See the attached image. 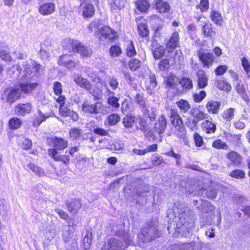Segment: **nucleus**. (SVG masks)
Wrapping results in <instances>:
<instances>
[{
  "label": "nucleus",
  "instance_id": "13d9d810",
  "mask_svg": "<svg viewBox=\"0 0 250 250\" xmlns=\"http://www.w3.org/2000/svg\"><path fill=\"white\" fill-rule=\"evenodd\" d=\"M88 77L92 82L95 83L97 84V86H98V87L102 88L101 85H99V83H102V80L99 76H97L94 72H92L88 74Z\"/></svg>",
  "mask_w": 250,
  "mask_h": 250
},
{
  "label": "nucleus",
  "instance_id": "c03bdc74",
  "mask_svg": "<svg viewBox=\"0 0 250 250\" xmlns=\"http://www.w3.org/2000/svg\"><path fill=\"white\" fill-rule=\"evenodd\" d=\"M229 175L232 178L242 179L245 176V172L241 169H235L231 171Z\"/></svg>",
  "mask_w": 250,
  "mask_h": 250
},
{
  "label": "nucleus",
  "instance_id": "4be33fe9",
  "mask_svg": "<svg viewBox=\"0 0 250 250\" xmlns=\"http://www.w3.org/2000/svg\"><path fill=\"white\" fill-rule=\"evenodd\" d=\"M38 83H23L20 85L21 92L27 94L31 92L38 86Z\"/></svg>",
  "mask_w": 250,
  "mask_h": 250
},
{
  "label": "nucleus",
  "instance_id": "864d4df0",
  "mask_svg": "<svg viewBox=\"0 0 250 250\" xmlns=\"http://www.w3.org/2000/svg\"><path fill=\"white\" fill-rule=\"evenodd\" d=\"M242 65L246 74L250 76V62L246 57L241 58Z\"/></svg>",
  "mask_w": 250,
  "mask_h": 250
},
{
  "label": "nucleus",
  "instance_id": "72a5a7b5",
  "mask_svg": "<svg viewBox=\"0 0 250 250\" xmlns=\"http://www.w3.org/2000/svg\"><path fill=\"white\" fill-rule=\"evenodd\" d=\"M178 81V78L172 74H169L166 78L165 83L168 87L175 86Z\"/></svg>",
  "mask_w": 250,
  "mask_h": 250
},
{
  "label": "nucleus",
  "instance_id": "6e6d98bb",
  "mask_svg": "<svg viewBox=\"0 0 250 250\" xmlns=\"http://www.w3.org/2000/svg\"><path fill=\"white\" fill-rule=\"evenodd\" d=\"M59 113L62 116L66 117L72 114V119L77 121L78 119V115L74 112L73 110H59Z\"/></svg>",
  "mask_w": 250,
  "mask_h": 250
},
{
  "label": "nucleus",
  "instance_id": "9d476101",
  "mask_svg": "<svg viewBox=\"0 0 250 250\" xmlns=\"http://www.w3.org/2000/svg\"><path fill=\"white\" fill-rule=\"evenodd\" d=\"M101 250H124V246L121 240L112 238L107 240Z\"/></svg>",
  "mask_w": 250,
  "mask_h": 250
},
{
  "label": "nucleus",
  "instance_id": "a19ab883",
  "mask_svg": "<svg viewBox=\"0 0 250 250\" xmlns=\"http://www.w3.org/2000/svg\"><path fill=\"white\" fill-rule=\"evenodd\" d=\"M83 109L90 108L91 109H101L102 104L101 103H97L96 104H91L89 102L85 101L82 104Z\"/></svg>",
  "mask_w": 250,
  "mask_h": 250
},
{
  "label": "nucleus",
  "instance_id": "6ab92c4d",
  "mask_svg": "<svg viewBox=\"0 0 250 250\" xmlns=\"http://www.w3.org/2000/svg\"><path fill=\"white\" fill-rule=\"evenodd\" d=\"M167 127L166 119L163 115H162L158 120V122L155 124L154 129L155 132L159 134L164 133Z\"/></svg>",
  "mask_w": 250,
  "mask_h": 250
},
{
  "label": "nucleus",
  "instance_id": "79ce46f5",
  "mask_svg": "<svg viewBox=\"0 0 250 250\" xmlns=\"http://www.w3.org/2000/svg\"><path fill=\"white\" fill-rule=\"evenodd\" d=\"M21 125L20 119L17 118H11L9 122V126L11 129H16L19 128Z\"/></svg>",
  "mask_w": 250,
  "mask_h": 250
},
{
  "label": "nucleus",
  "instance_id": "c85d7f7f",
  "mask_svg": "<svg viewBox=\"0 0 250 250\" xmlns=\"http://www.w3.org/2000/svg\"><path fill=\"white\" fill-rule=\"evenodd\" d=\"M125 0H113L111 4V8L112 11L118 12L124 8Z\"/></svg>",
  "mask_w": 250,
  "mask_h": 250
},
{
  "label": "nucleus",
  "instance_id": "ea45409f",
  "mask_svg": "<svg viewBox=\"0 0 250 250\" xmlns=\"http://www.w3.org/2000/svg\"><path fill=\"white\" fill-rule=\"evenodd\" d=\"M83 133V130L77 127H74L71 128L69 132V134L70 138L72 140H75L79 138Z\"/></svg>",
  "mask_w": 250,
  "mask_h": 250
},
{
  "label": "nucleus",
  "instance_id": "b1692460",
  "mask_svg": "<svg viewBox=\"0 0 250 250\" xmlns=\"http://www.w3.org/2000/svg\"><path fill=\"white\" fill-rule=\"evenodd\" d=\"M198 85L200 88H204L208 85V78L203 71L197 73Z\"/></svg>",
  "mask_w": 250,
  "mask_h": 250
},
{
  "label": "nucleus",
  "instance_id": "3c124183",
  "mask_svg": "<svg viewBox=\"0 0 250 250\" xmlns=\"http://www.w3.org/2000/svg\"><path fill=\"white\" fill-rule=\"evenodd\" d=\"M221 103L214 101L210 100L208 101L206 105L208 109H218L221 107Z\"/></svg>",
  "mask_w": 250,
  "mask_h": 250
},
{
  "label": "nucleus",
  "instance_id": "1a4fd4ad",
  "mask_svg": "<svg viewBox=\"0 0 250 250\" xmlns=\"http://www.w3.org/2000/svg\"><path fill=\"white\" fill-rule=\"evenodd\" d=\"M21 94V93L20 89H7L4 90L3 94H2L1 98L3 100H5L6 102L12 104L20 99Z\"/></svg>",
  "mask_w": 250,
  "mask_h": 250
},
{
  "label": "nucleus",
  "instance_id": "8fccbe9b",
  "mask_svg": "<svg viewBox=\"0 0 250 250\" xmlns=\"http://www.w3.org/2000/svg\"><path fill=\"white\" fill-rule=\"evenodd\" d=\"M109 53L112 57H118L122 53V50L117 45H112L110 48Z\"/></svg>",
  "mask_w": 250,
  "mask_h": 250
},
{
  "label": "nucleus",
  "instance_id": "0e129e2a",
  "mask_svg": "<svg viewBox=\"0 0 250 250\" xmlns=\"http://www.w3.org/2000/svg\"><path fill=\"white\" fill-rule=\"evenodd\" d=\"M176 104L178 107L181 109H188L190 108L189 103L184 100H180Z\"/></svg>",
  "mask_w": 250,
  "mask_h": 250
},
{
  "label": "nucleus",
  "instance_id": "9b49d317",
  "mask_svg": "<svg viewBox=\"0 0 250 250\" xmlns=\"http://www.w3.org/2000/svg\"><path fill=\"white\" fill-rule=\"evenodd\" d=\"M78 62L73 61L69 55H64L61 56L58 60V64L67 69L74 68Z\"/></svg>",
  "mask_w": 250,
  "mask_h": 250
},
{
  "label": "nucleus",
  "instance_id": "dca6fc26",
  "mask_svg": "<svg viewBox=\"0 0 250 250\" xmlns=\"http://www.w3.org/2000/svg\"><path fill=\"white\" fill-rule=\"evenodd\" d=\"M179 41V34L177 32H174L166 44V48L168 52H172L177 47Z\"/></svg>",
  "mask_w": 250,
  "mask_h": 250
},
{
  "label": "nucleus",
  "instance_id": "bf43d9fd",
  "mask_svg": "<svg viewBox=\"0 0 250 250\" xmlns=\"http://www.w3.org/2000/svg\"><path fill=\"white\" fill-rule=\"evenodd\" d=\"M166 154L168 156L174 158L177 165L179 166L181 164L180 154L175 153L172 149H171L169 152H166Z\"/></svg>",
  "mask_w": 250,
  "mask_h": 250
},
{
  "label": "nucleus",
  "instance_id": "f704fd0d",
  "mask_svg": "<svg viewBox=\"0 0 250 250\" xmlns=\"http://www.w3.org/2000/svg\"><path fill=\"white\" fill-rule=\"evenodd\" d=\"M107 92L108 93V96H111L108 99V104L111 105L113 107L115 108H118L119 106L118 99L113 96L114 93L110 90L107 89Z\"/></svg>",
  "mask_w": 250,
  "mask_h": 250
},
{
  "label": "nucleus",
  "instance_id": "2f4dec72",
  "mask_svg": "<svg viewBox=\"0 0 250 250\" xmlns=\"http://www.w3.org/2000/svg\"><path fill=\"white\" fill-rule=\"evenodd\" d=\"M217 186H214L213 185H210L208 188L206 189V194L207 197L209 199H214L216 198L217 194Z\"/></svg>",
  "mask_w": 250,
  "mask_h": 250
},
{
  "label": "nucleus",
  "instance_id": "393cba45",
  "mask_svg": "<svg viewBox=\"0 0 250 250\" xmlns=\"http://www.w3.org/2000/svg\"><path fill=\"white\" fill-rule=\"evenodd\" d=\"M95 11L94 6L89 3L84 4L83 7V15L84 18L91 17Z\"/></svg>",
  "mask_w": 250,
  "mask_h": 250
},
{
  "label": "nucleus",
  "instance_id": "5701e85b",
  "mask_svg": "<svg viewBox=\"0 0 250 250\" xmlns=\"http://www.w3.org/2000/svg\"><path fill=\"white\" fill-rule=\"evenodd\" d=\"M235 89L237 92L242 97V98L247 102L249 101V98L245 90L244 84L242 81L233 84Z\"/></svg>",
  "mask_w": 250,
  "mask_h": 250
},
{
  "label": "nucleus",
  "instance_id": "052dcab7",
  "mask_svg": "<svg viewBox=\"0 0 250 250\" xmlns=\"http://www.w3.org/2000/svg\"><path fill=\"white\" fill-rule=\"evenodd\" d=\"M169 67V62L167 59L162 60L159 63V68L160 70L165 71Z\"/></svg>",
  "mask_w": 250,
  "mask_h": 250
},
{
  "label": "nucleus",
  "instance_id": "69168bd1",
  "mask_svg": "<svg viewBox=\"0 0 250 250\" xmlns=\"http://www.w3.org/2000/svg\"><path fill=\"white\" fill-rule=\"evenodd\" d=\"M53 90L55 95L60 96L62 93V86L61 83L59 82H55L53 84Z\"/></svg>",
  "mask_w": 250,
  "mask_h": 250
},
{
  "label": "nucleus",
  "instance_id": "f3484780",
  "mask_svg": "<svg viewBox=\"0 0 250 250\" xmlns=\"http://www.w3.org/2000/svg\"><path fill=\"white\" fill-rule=\"evenodd\" d=\"M55 5L52 2H47L42 4L39 8V12L43 16H48L54 13Z\"/></svg>",
  "mask_w": 250,
  "mask_h": 250
},
{
  "label": "nucleus",
  "instance_id": "a878e982",
  "mask_svg": "<svg viewBox=\"0 0 250 250\" xmlns=\"http://www.w3.org/2000/svg\"><path fill=\"white\" fill-rule=\"evenodd\" d=\"M202 26V30L205 37H210L215 35V32L212 29V24L209 21L205 23Z\"/></svg>",
  "mask_w": 250,
  "mask_h": 250
},
{
  "label": "nucleus",
  "instance_id": "cd10ccee",
  "mask_svg": "<svg viewBox=\"0 0 250 250\" xmlns=\"http://www.w3.org/2000/svg\"><path fill=\"white\" fill-rule=\"evenodd\" d=\"M204 130L207 133H213L216 131V125L208 120H206L202 123Z\"/></svg>",
  "mask_w": 250,
  "mask_h": 250
},
{
  "label": "nucleus",
  "instance_id": "09e8293b",
  "mask_svg": "<svg viewBox=\"0 0 250 250\" xmlns=\"http://www.w3.org/2000/svg\"><path fill=\"white\" fill-rule=\"evenodd\" d=\"M151 161L152 165L154 166H159L163 164H165L163 158L159 155H153L152 157Z\"/></svg>",
  "mask_w": 250,
  "mask_h": 250
},
{
  "label": "nucleus",
  "instance_id": "37998d69",
  "mask_svg": "<svg viewBox=\"0 0 250 250\" xmlns=\"http://www.w3.org/2000/svg\"><path fill=\"white\" fill-rule=\"evenodd\" d=\"M126 53L127 56L129 57H134L137 54L135 46L132 41L129 42L128 44L127 45Z\"/></svg>",
  "mask_w": 250,
  "mask_h": 250
},
{
  "label": "nucleus",
  "instance_id": "c9c22d12",
  "mask_svg": "<svg viewBox=\"0 0 250 250\" xmlns=\"http://www.w3.org/2000/svg\"><path fill=\"white\" fill-rule=\"evenodd\" d=\"M165 54V48L164 46L161 45L156 47L153 51V54L155 59L159 60Z\"/></svg>",
  "mask_w": 250,
  "mask_h": 250
},
{
  "label": "nucleus",
  "instance_id": "7ed1b4c3",
  "mask_svg": "<svg viewBox=\"0 0 250 250\" xmlns=\"http://www.w3.org/2000/svg\"><path fill=\"white\" fill-rule=\"evenodd\" d=\"M73 79L78 86L88 91L95 98H98L102 92L101 87L96 86L92 88L91 83L87 79L83 77L79 74H74L73 76Z\"/></svg>",
  "mask_w": 250,
  "mask_h": 250
},
{
  "label": "nucleus",
  "instance_id": "ddd939ff",
  "mask_svg": "<svg viewBox=\"0 0 250 250\" xmlns=\"http://www.w3.org/2000/svg\"><path fill=\"white\" fill-rule=\"evenodd\" d=\"M100 33L101 34L100 38L101 40L108 39L109 41H113L116 37V32L108 26H104L101 27Z\"/></svg>",
  "mask_w": 250,
  "mask_h": 250
},
{
  "label": "nucleus",
  "instance_id": "a211bd4d",
  "mask_svg": "<svg viewBox=\"0 0 250 250\" xmlns=\"http://www.w3.org/2000/svg\"><path fill=\"white\" fill-rule=\"evenodd\" d=\"M65 203L68 211L73 214L77 213L82 206L80 200L75 199L67 201Z\"/></svg>",
  "mask_w": 250,
  "mask_h": 250
},
{
  "label": "nucleus",
  "instance_id": "7c9ffc66",
  "mask_svg": "<svg viewBox=\"0 0 250 250\" xmlns=\"http://www.w3.org/2000/svg\"><path fill=\"white\" fill-rule=\"evenodd\" d=\"M179 82L182 87L186 90H189L193 87L192 81L188 78L183 77Z\"/></svg>",
  "mask_w": 250,
  "mask_h": 250
},
{
  "label": "nucleus",
  "instance_id": "4d7b16f0",
  "mask_svg": "<svg viewBox=\"0 0 250 250\" xmlns=\"http://www.w3.org/2000/svg\"><path fill=\"white\" fill-rule=\"evenodd\" d=\"M92 233L90 232H87L83 239V243L85 249H89L91 246L92 242Z\"/></svg>",
  "mask_w": 250,
  "mask_h": 250
},
{
  "label": "nucleus",
  "instance_id": "f8f14e48",
  "mask_svg": "<svg viewBox=\"0 0 250 250\" xmlns=\"http://www.w3.org/2000/svg\"><path fill=\"white\" fill-rule=\"evenodd\" d=\"M200 61L202 62L203 66L205 68H209L212 66L214 61V57L212 54L210 53H198Z\"/></svg>",
  "mask_w": 250,
  "mask_h": 250
},
{
  "label": "nucleus",
  "instance_id": "423d86ee",
  "mask_svg": "<svg viewBox=\"0 0 250 250\" xmlns=\"http://www.w3.org/2000/svg\"><path fill=\"white\" fill-rule=\"evenodd\" d=\"M203 243L201 241L181 244H175L171 250H201Z\"/></svg>",
  "mask_w": 250,
  "mask_h": 250
},
{
  "label": "nucleus",
  "instance_id": "20e7f679",
  "mask_svg": "<svg viewBox=\"0 0 250 250\" xmlns=\"http://www.w3.org/2000/svg\"><path fill=\"white\" fill-rule=\"evenodd\" d=\"M161 233L158 231L156 224L150 223L147 227L143 229L138 235L143 242H150L160 237Z\"/></svg>",
  "mask_w": 250,
  "mask_h": 250
},
{
  "label": "nucleus",
  "instance_id": "58836bf2",
  "mask_svg": "<svg viewBox=\"0 0 250 250\" xmlns=\"http://www.w3.org/2000/svg\"><path fill=\"white\" fill-rule=\"evenodd\" d=\"M27 167L33 172L40 177L43 176L44 175V172L43 169L35 164L29 163L27 165Z\"/></svg>",
  "mask_w": 250,
  "mask_h": 250
},
{
  "label": "nucleus",
  "instance_id": "5fc2aeb1",
  "mask_svg": "<svg viewBox=\"0 0 250 250\" xmlns=\"http://www.w3.org/2000/svg\"><path fill=\"white\" fill-rule=\"evenodd\" d=\"M217 86L220 89L228 92L231 89L230 84L224 81H219L217 83Z\"/></svg>",
  "mask_w": 250,
  "mask_h": 250
},
{
  "label": "nucleus",
  "instance_id": "6e6552de",
  "mask_svg": "<svg viewBox=\"0 0 250 250\" xmlns=\"http://www.w3.org/2000/svg\"><path fill=\"white\" fill-rule=\"evenodd\" d=\"M172 124L175 126V135L180 139L185 140L186 139L187 132L183 126L181 119L176 117L171 116Z\"/></svg>",
  "mask_w": 250,
  "mask_h": 250
},
{
  "label": "nucleus",
  "instance_id": "de8ad7c7",
  "mask_svg": "<svg viewBox=\"0 0 250 250\" xmlns=\"http://www.w3.org/2000/svg\"><path fill=\"white\" fill-rule=\"evenodd\" d=\"M141 66L140 61L137 59H131L128 63V67L132 71H135Z\"/></svg>",
  "mask_w": 250,
  "mask_h": 250
},
{
  "label": "nucleus",
  "instance_id": "0eeeda50",
  "mask_svg": "<svg viewBox=\"0 0 250 250\" xmlns=\"http://www.w3.org/2000/svg\"><path fill=\"white\" fill-rule=\"evenodd\" d=\"M47 143L49 146L53 147L49 149H55L56 151L64 150L68 146V142L66 140L55 136L48 138Z\"/></svg>",
  "mask_w": 250,
  "mask_h": 250
},
{
  "label": "nucleus",
  "instance_id": "603ef678",
  "mask_svg": "<svg viewBox=\"0 0 250 250\" xmlns=\"http://www.w3.org/2000/svg\"><path fill=\"white\" fill-rule=\"evenodd\" d=\"M54 115V113H53L52 112V110H51V111L49 112V113L48 114V113H46L45 115L44 114H42V117H41V118H42V117H43V119H39V118H37L36 119V121H35L34 122H33V125L34 126H38L40 125L46 119V118H49V117H51L52 116V115Z\"/></svg>",
  "mask_w": 250,
  "mask_h": 250
},
{
  "label": "nucleus",
  "instance_id": "e2e57ef3",
  "mask_svg": "<svg viewBox=\"0 0 250 250\" xmlns=\"http://www.w3.org/2000/svg\"><path fill=\"white\" fill-rule=\"evenodd\" d=\"M206 96V93L205 91H201L199 94H194L193 96V100L196 102H200Z\"/></svg>",
  "mask_w": 250,
  "mask_h": 250
},
{
  "label": "nucleus",
  "instance_id": "473e14b6",
  "mask_svg": "<svg viewBox=\"0 0 250 250\" xmlns=\"http://www.w3.org/2000/svg\"><path fill=\"white\" fill-rule=\"evenodd\" d=\"M137 8L142 12L146 13L150 7L148 2L146 0H140L136 2Z\"/></svg>",
  "mask_w": 250,
  "mask_h": 250
},
{
  "label": "nucleus",
  "instance_id": "774afa93",
  "mask_svg": "<svg viewBox=\"0 0 250 250\" xmlns=\"http://www.w3.org/2000/svg\"><path fill=\"white\" fill-rule=\"evenodd\" d=\"M108 120L110 125H114L120 121V117L116 114H111L108 116Z\"/></svg>",
  "mask_w": 250,
  "mask_h": 250
},
{
  "label": "nucleus",
  "instance_id": "39448f33",
  "mask_svg": "<svg viewBox=\"0 0 250 250\" xmlns=\"http://www.w3.org/2000/svg\"><path fill=\"white\" fill-rule=\"evenodd\" d=\"M69 49L72 52L80 54L83 57H89L92 53V49L90 48L84 46L77 41L70 42Z\"/></svg>",
  "mask_w": 250,
  "mask_h": 250
},
{
  "label": "nucleus",
  "instance_id": "49530a36",
  "mask_svg": "<svg viewBox=\"0 0 250 250\" xmlns=\"http://www.w3.org/2000/svg\"><path fill=\"white\" fill-rule=\"evenodd\" d=\"M138 29L139 34L143 37L148 35L149 31L147 26L145 23H140L138 25Z\"/></svg>",
  "mask_w": 250,
  "mask_h": 250
},
{
  "label": "nucleus",
  "instance_id": "4c0bfd02",
  "mask_svg": "<svg viewBox=\"0 0 250 250\" xmlns=\"http://www.w3.org/2000/svg\"><path fill=\"white\" fill-rule=\"evenodd\" d=\"M136 117L134 116H126L123 119V124L126 128L131 127L135 125Z\"/></svg>",
  "mask_w": 250,
  "mask_h": 250
},
{
  "label": "nucleus",
  "instance_id": "e433bc0d",
  "mask_svg": "<svg viewBox=\"0 0 250 250\" xmlns=\"http://www.w3.org/2000/svg\"><path fill=\"white\" fill-rule=\"evenodd\" d=\"M211 20L216 24L221 25L223 19L220 13L218 12L213 11L210 14Z\"/></svg>",
  "mask_w": 250,
  "mask_h": 250
},
{
  "label": "nucleus",
  "instance_id": "a18cd8bd",
  "mask_svg": "<svg viewBox=\"0 0 250 250\" xmlns=\"http://www.w3.org/2000/svg\"><path fill=\"white\" fill-rule=\"evenodd\" d=\"M212 146L216 149H227L228 147V145L225 142H223L220 139L214 141L212 144Z\"/></svg>",
  "mask_w": 250,
  "mask_h": 250
},
{
  "label": "nucleus",
  "instance_id": "2eb2a0df",
  "mask_svg": "<svg viewBox=\"0 0 250 250\" xmlns=\"http://www.w3.org/2000/svg\"><path fill=\"white\" fill-rule=\"evenodd\" d=\"M150 24L152 26L156 35H160V31L163 27V21L156 15H153L150 18Z\"/></svg>",
  "mask_w": 250,
  "mask_h": 250
},
{
  "label": "nucleus",
  "instance_id": "aec40b11",
  "mask_svg": "<svg viewBox=\"0 0 250 250\" xmlns=\"http://www.w3.org/2000/svg\"><path fill=\"white\" fill-rule=\"evenodd\" d=\"M154 3L155 8L161 13H164L169 10L170 6L166 2L162 0H155Z\"/></svg>",
  "mask_w": 250,
  "mask_h": 250
},
{
  "label": "nucleus",
  "instance_id": "bb28decb",
  "mask_svg": "<svg viewBox=\"0 0 250 250\" xmlns=\"http://www.w3.org/2000/svg\"><path fill=\"white\" fill-rule=\"evenodd\" d=\"M135 125L136 129L142 130L144 133H146L148 125L143 118H136Z\"/></svg>",
  "mask_w": 250,
  "mask_h": 250
},
{
  "label": "nucleus",
  "instance_id": "c756f323",
  "mask_svg": "<svg viewBox=\"0 0 250 250\" xmlns=\"http://www.w3.org/2000/svg\"><path fill=\"white\" fill-rule=\"evenodd\" d=\"M190 112L194 119L193 121L195 123H197L200 120L207 118L206 114L201 110H190Z\"/></svg>",
  "mask_w": 250,
  "mask_h": 250
},
{
  "label": "nucleus",
  "instance_id": "412c9836",
  "mask_svg": "<svg viewBox=\"0 0 250 250\" xmlns=\"http://www.w3.org/2000/svg\"><path fill=\"white\" fill-rule=\"evenodd\" d=\"M227 158L235 166L240 165L242 162V157L238 153L235 151L229 152L227 154Z\"/></svg>",
  "mask_w": 250,
  "mask_h": 250
},
{
  "label": "nucleus",
  "instance_id": "f257e3e1",
  "mask_svg": "<svg viewBox=\"0 0 250 250\" xmlns=\"http://www.w3.org/2000/svg\"><path fill=\"white\" fill-rule=\"evenodd\" d=\"M24 70L22 71L21 67L19 64L13 65L9 68L7 73L12 76L16 73L17 79L19 80L31 81L36 73H40L42 67L35 61L31 60L22 64Z\"/></svg>",
  "mask_w": 250,
  "mask_h": 250
},
{
  "label": "nucleus",
  "instance_id": "338daca9",
  "mask_svg": "<svg viewBox=\"0 0 250 250\" xmlns=\"http://www.w3.org/2000/svg\"><path fill=\"white\" fill-rule=\"evenodd\" d=\"M73 236V232L69 229L68 230L64 231L62 234V239L65 243L68 242Z\"/></svg>",
  "mask_w": 250,
  "mask_h": 250
},
{
  "label": "nucleus",
  "instance_id": "4468645a",
  "mask_svg": "<svg viewBox=\"0 0 250 250\" xmlns=\"http://www.w3.org/2000/svg\"><path fill=\"white\" fill-rule=\"evenodd\" d=\"M48 154L55 161H62L65 165L69 163L70 157L68 155H60L55 149H48Z\"/></svg>",
  "mask_w": 250,
  "mask_h": 250
},
{
  "label": "nucleus",
  "instance_id": "f03ea898",
  "mask_svg": "<svg viewBox=\"0 0 250 250\" xmlns=\"http://www.w3.org/2000/svg\"><path fill=\"white\" fill-rule=\"evenodd\" d=\"M186 212L182 213L179 218L175 217L173 220L168 223L167 229L169 232L174 230L175 232L179 233L182 236H187V233H189L191 229L193 228L194 223L192 217L188 215L186 218Z\"/></svg>",
  "mask_w": 250,
  "mask_h": 250
},
{
  "label": "nucleus",
  "instance_id": "680f3d73",
  "mask_svg": "<svg viewBox=\"0 0 250 250\" xmlns=\"http://www.w3.org/2000/svg\"><path fill=\"white\" fill-rule=\"evenodd\" d=\"M110 86L113 90H116L119 86V83L116 78L109 77L108 79Z\"/></svg>",
  "mask_w": 250,
  "mask_h": 250
}]
</instances>
